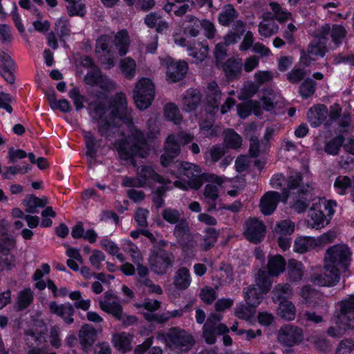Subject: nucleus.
Listing matches in <instances>:
<instances>
[{"label":"nucleus","instance_id":"9d476101","mask_svg":"<svg viewBox=\"0 0 354 354\" xmlns=\"http://www.w3.org/2000/svg\"><path fill=\"white\" fill-rule=\"evenodd\" d=\"M174 262V255L165 250L151 252L149 258L150 268L157 274H166Z\"/></svg>","mask_w":354,"mask_h":354},{"label":"nucleus","instance_id":"c9c22d12","mask_svg":"<svg viewBox=\"0 0 354 354\" xmlns=\"http://www.w3.org/2000/svg\"><path fill=\"white\" fill-rule=\"evenodd\" d=\"M112 342L113 346L121 353H126L131 350V339L129 334L119 333L113 335Z\"/></svg>","mask_w":354,"mask_h":354},{"label":"nucleus","instance_id":"3c124183","mask_svg":"<svg viewBox=\"0 0 354 354\" xmlns=\"http://www.w3.org/2000/svg\"><path fill=\"white\" fill-rule=\"evenodd\" d=\"M124 251L130 254L133 263L142 261V254L138 247L130 240H124L122 243Z\"/></svg>","mask_w":354,"mask_h":354},{"label":"nucleus","instance_id":"5701e85b","mask_svg":"<svg viewBox=\"0 0 354 354\" xmlns=\"http://www.w3.org/2000/svg\"><path fill=\"white\" fill-rule=\"evenodd\" d=\"M137 173L140 179H142L144 180L142 182L143 186L151 181L157 182L165 185L171 183V181L169 179L156 173L150 166H142L140 169L138 170Z\"/></svg>","mask_w":354,"mask_h":354},{"label":"nucleus","instance_id":"864d4df0","mask_svg":"<svg viewBox=\"0 0 354 354\" xmlns=\"http://www.w3.org/2000/svg\"><path fill=\"white\" fill-rule=\"evenodd\" d=\"M161 214L163 219L170 224L176 225L185 219L183 212L171 207L164 209Z\"/></svg>","mask_w":354,"mask_h":354},{"label":"nucleus","instance_id":"cd10ccee","mask_svg":"<svg viewBox=\"0 0 354 354\" xmlns=\"http://www.w3.org/2000/svg\"><path fill=\"white\" fill-rule=\"evenodd\" d=\"M192 277L186 267L179 268L174 276V284L179 290H186L190 286Z\"/></svg>","mask_w":354,"mask_h":354},{"label":"nucleus","instance_id":"774afa93","mask_svg":"<svg viewBox=\"0 0 354 354\" xmlns=\"http://www.w3.org/2000/svg\"><path fill=\"white\" fill-rule=\"evenodd\" d=\"M315 82L311 79L306 80L299 87V93L304 98H308L315 91Z\"/></svg>","mask_w":354,"mask_h":354},{"label":"nucleus","instance_id":"6ab92c4d","mask_svg":"<svg viewBox=\"0 0 354 354\" xmlns=\"http://www.w3.org/2000/svg\"><path fill=\"white\" fill-rule=\"evenodd\" d=\"M281 199L279 193L274 191L267 192L261 197L259 203V208L264 215H270L276 209Z\"/></svg>","mask_w":354,"mask_h":354},{"label":"nucleus","instance_id":"603ef678","mask_svg":"<svg viewBox=\"0 0 354 354\" xmlns=\"http://www.w3.org/2000/svg\"><path fill=\"white\" fill-rule=\"evenodd\" d=\"M174 236L178 242L183 241L184 239L192 236L189 223L186 219L176 225L174 230Z\"/></svg>","mask_w":354,"mask_h":354},{"label":"nucleus","instance_id":"09e8293b","mask_svg":"<svg viewBox=\"0 0 354 354\" xmlns=\"http://www.w3.org/2000/svg\"><path fill=\"white\" fill-rule=\"evenodd\" d=\"M269 5L273 13L272 17L274 21L277 20L279 22L283 23L291 18V13L283 8L277 2L272 1Z\"/></svg>","mask_w":354,"mask_h":354},{"label":"nucleus","instance_id":"2f4dec72","mask_svg":"<svg viewBox=\"0 0 354 354\" xmlns=\"http://www.w3.org/2000/svg\"><path fill=\"white\" fill-rule=\"evenodd\" d=\"M296 307L295 304L289 301H280L277 310L278 316L286 321H292L296 317Z\"/></svg>","mask_w":354,"mask_h":354},{"label":"nucleus","instance_id":"473e14b6","mask_svg":"<svg viewBox=\"0 0 354 354\" xmlns=\"http://www.w3.org/2000/svg\"><path fill=\"white\" fill-rule=\"evenodd\" d=\"M48 203L46 197L38 198L35 196H28L24 201L26 212L29 214L38 213V207H44Z\"/></svg>","mask_w":354,"mask_h":354},{"label":"nucleus","instance_id":"a19ab883","mask_svg":"<svg viewBox=\"0 0 354 354\" xmlns=\"http://www.w3.org/2000/svg\"><path fill=\"white\" fill-rule=\"evenodd\" d=\"M263 294L254 286H250L244 292V299L248 306L256 308L261 304Z\"/></svg>","mask_w":354,"mask_h":354},{"label":"nucleus","instance_id":"37998d69","mask_svg":"<svg viewBox=\"0 0 354 354\" xmlns=\"http://www.w3.org/2000/svg\"><path fill=\"white\" fill-rule=\"evenodd\" d=\"M114 44L120 56L127 54L129 46V37L125 30H121L117 33L114 39Z\"/></svg>","mask_w":354,"mask_h":354},{"label":"nucleus","instance_id":"4d7b16f0","mask_svg":"<svg viewBox=\"0 0 354 354\" xmlns=\"http://www.w3.org/2000/svg\"><path fill=\"white\" fill-rule=\"evenodd\" d=\"M145 24L151 28H156L158 32L162 31L167 28V24L156 13H150L145 18Z\"/></svg>","mask_w":354,"mask_h":354},{"label":"nucleus","instance_id":"a18cd8bd","mask_svg":"<svg viewBox=\"0 0 354 354\" xmlns=\"http://www.w3.org/2000/svg\"><path fill=\"white\" fill-rule=\"evenodd\" d=\"M342 146L346 151L354 155V136L349 138L346 142H344V138L342 135L333 138V156L337 153L336 149H337Z\"/></svg>","mask_w":354,"mask_h":354},{"label":"nucleus","instance_id":"4c0bfd02","mask_svg":"<svg viewBox=\"0 0 354 354\" xmlns=\"http://www.w3.org/2000/svg\"><path fill=\"white\" fill-rule=\"evenodd\" d=\"M339 106L338 104L333 105V122H336L340 132H348L351 126V116L348 113H344L339 117Z\"/></svg>","mask_w":354,"mask_h":354},{"label":"nucleus","instance_id":"7c9ffc66","mask_svg":"<svg viewBox=\"0 0 354 354\" xmlns=\"http://www.w3.org/2000/svg\"><path fill=\"white\" fill-rule=\"evenodd\" d=\"M243 63L241 59H229L223 65V71L229 80L237 78L241 74Z\"/></svg>","mask_w":354,"mask_h":354},{"label":"nucleus","instance_id":"0eeeda50","mask_svg":"<svg viewBox=\"0 0 354 354\" xmlns=\"http://www.w3.org/2000/svg\"><path fill=\"white\" fill-rule=\"evenodd\" d=\"M339 313L333 326V336L344 334L347 330L354 328V295L339 303Z\"/></svg>","mask_w":354,"mask_h":354},{"label":"nucleus","instance_id":"c03bdc74","mask_svg":"<svg viewBox=\"0 0 354 354\" xmlns=\"http://www.w3.org/2000/svg\"><path fill=\"white\" fill-rule=\"evenodd\" d=\"M120 68L124 76L131 80L136 76V63L133 59L130 57H124L120 61Z\"/></svg>","mask_w":354,"mask_h":354},{"label":"nucleus","instance_id":"9b49d317","mask_svg":"<svg viewBox=\"0 0 354 354\" xmlns=\"http://www.w3.org/2000/svg\"><path fill=\"white\" fill-rule=\"evenodd\" d=\"M303 339V330L298 326L284 324L277 332L278 342L285 346L291 347L299 344Z\"/></svg>","mask_w":354,"mask_h":354},{"label":"nucleus","instance_id":"f8f14e48","mask_svg":"<svg viewBox=\"0 0 354 354\" xmlns=\"http://www.w3.org/2000/svg\"><path fill=\"white\" fill-rule=\"evenodd\" d=\"M111 42V37L108 35H102L96 41L95 52L100 55V62L105 69H110L114 66Z\"/></svg>","mask_w":354,"mask_h":354},{"label":"nucleus","instance_id":"58836bf2","mask_svg":"<svg viewBox=\"0 0 354 354\" xmlns=\"http://www.w3.org/2000/svg\"><path fill=\"white\" fill-rule=\"evenodd\" d=\"M207 102L213 108H218L220 103L221 93L218 89V84L215 82H211L207 87Z\"/></svg>","mask_w":354,"mask_h":354},{"label":"nucleus","instance_id":"6e6d98bb","mask_svg":"<svg viewBox=\"0 0 354 354\" xmlns=\"http://www.w3.org/2000/svg\"><path fill=\"white\" fill-rule=\"evenodd\" d=\"M164 114L166 118L174 122L175 124H179L182 120L178 107L172 102L165 104L164 107Z\"/></svg>","mask_w":354,"mask_h":354},{"label":"nucleus","instance_id":"680f3d73","mask_svg":"<svg viewBox=\"0 0 354 354\" xmlns=\"http://www.w3.org/2000/svg\"><path fill=\"white\" fill-rule=\"evenodd\" d=\"M137 284L139 287L143 288L144 290L151 293L160 295L162 292L161 287L154 284L148 277L138 279Z\"/></svg>","mask_w":354,"mask_h":354},{"label":"nucleus","instance_id":"4468645a","mask_svg":"<svg viewBox=\"0 0 354 354\" xmlns=\"http://www.w3.org/2000/svg\"><path fill=\"white\" fill-rule=\"evenodd\" d=\"M100 308L104 312L111 314L118 320H124L125 314L118 297L110 292H106L103 299L99 301Z\"/></svg>","mask_w":354,"mask_h":354},{"label":"nucleus","instance_id":"5fc2aeb1","mask_svg":"<svg viewBox=\"0 0 354 354\" xmlns=\"http://www.w3.org/2000/svg\"><path fill=\"white\" fill-rule=\"evenodd\" d=\"M83 136L85 139L87 151L86 155L93 159L97 151V142L93 134L91 131H83Z\"/></svg>","mask_w":354,"mask_h":354},{"label":"nucleus","instance_id":"39448f33","mask_svg":"<svg viewBox=\"0 0 354 354\" xmlns=\"http://www.w3.org/2000/svg\"><path fill=\"white\" fill-rule=\"evenodd\" d=\"M330 31V26L328 24H324L316 30L315 38L308 46L307 53L303 51L301 57V63L304 66H309L317 57H324L326 52V36Z\"/></svg>","mask_w":354,"mask_h":354},{"label":"nucleus","instance_id":"1a4fd4ad","mask_svg":"<svg viewBox=\"0 0 354 354\" xmlns=\"http://www.w3.org/2000/svg\"><path fill=\"white\" fill-rule=\"evenodd\" d=\"M133 100L138 109H147L155 97V86L149 78H141L136 84L133 89Z\"/></svg>","mask_w":354,"mask_h":354},{"label":"nucleus","instance_id":"ea45409f","mask_svg":"<svg viewBox=\"0 0 354 354\" xmlns=\"http://www.w3.org/2000/svg\"><path fill=\"white\" fill-rule=\"evenodd\" d=\"M239 15L232 4L225 5L218 15V21L222 26H228Z\"/></svg>","mask_w":354,"mask_h":354},{"label":"nucleus","instance_id":"f257e3e1","mask_svg":"<svg viewBox=\"0 0 354 354\" xmlns=\"http://www.w3.org/2000/svg\"><path fill=\"white\" fill-rule=\"evenodd\" d=\"M89 109L100 136L110 140L117 135L122 137L114 142L122 159L145 158L149 154V149L143 133L132 122L131 110L127 108L124 93H118L111 102L105 96L100 97L90 103Z\"/></svg>","mask_w":354,"mask_h":354},{"label":"nucleus","instance_id":"ddd939ff","mask_svg":"<svg viewBox=\"0 0 354 354\" xmlns=\"http://www.w3.org/2000/svg\"><path fill=\"white\" fill-rule=\"evenodd\" d=\"M204 180L214 183L217 185L207 184L204 187L203 200L209 205L208 211H210L216 208L215 202L218 198V186L221 185L224 183V180L221 177L214 174H207Z\"/></svg>","mask_w":354,"mask_h":354},{"label":"nucleus","instance_id":"f3484780","mask_svg":"<svg viewBox=\"0 0 354 354\" xmlns=\"http://www.w3.org/2000/svg\"><path fill=\"white\" fill-rule=\"evenodd\" d=\"M245 225V235L250 241L256 243L263 239L266 227L262 221L255 218H251L246 221Z\"/></svg>","mask_w":354,"mask_h":354},{"label":"nucleus","instance_id":"423d86ee","mask_svg":"<svg viewBox=\"0 0 354 354\" xmlns=\"http://www.w3.org/2000/svg\"><path fill=\"white\" fill-rule=\"evenodd\" d=\"M332 214V201L319 198L308 211V226L312 228H322L328 224Z\"/></svg>","mask_w":354,"mask_h":354},{"label":"nucleus","instance_id":"de8ad7c7","mask_svg":"<svg viewBox=\"0 0 354 354\" xmlns=\"http://www.w3.org/2000/svg\"><path fill=\"white\" fill-rule=\"evenodd\" d=\"M226 153V149L223 145H215L210 147L205 153L207 161L212 163L217 162Z\"/></svg>","mask_w":354,"mask_h":354},{"label":"nucleus","instance_id":"338daca9","mask_svg":"<svg viewBox=\"0 0 354 354\" xmlns=\"http://www.w3.org/2000/svg\"><path fill=\"white\" fill-rule=\"evenodd\" d=\"M16 266L15 256L10 252L0 254V270H10Z\"/></svg>","mask_w":354,"mask_h":354},{"label":"nucleus","instance_id":"dca6fc26","mask_svg":"<svg viewBox=\"0 0 354 354\" xmlns=\"http://www.w3.org/2000/svg\"><path fill=\"white\" fill-rule=\"evenodd\" d=\"M324 274L311 277V281L316 285L329 286L332 282V247H329L324 259Z\"/></svg>","mask_w":354,"mask_h":354},{"label":"nucleus","instance_id":"c756f323","mask_svg":"<svg viewBox=\"0 0 354 354\" xmlns=\"http://www.w3.org/2000/svg\"><path fill=\"white\" fill-rule=\"evenodd\" d=\"M189 55L192 56L196 63L202 62L207 57L208 46L201 42H195L192 45L187 46Z\"/></svg>","mask_w":354,"mask_h":354},{"label":"nucleus","instance_id":"13d9d810","mask_svg":"<svg viewBox=\"0 0 354 354\" xmlns=\"http://www.w3.org/2000/svg\"><path fill=\"white\" fill-rule=\"evenodd\" d=\"M300 296L306 304L315 305L317 304L316 299L319 297V294L309 285H305L301 289Z\"/></svg>","mask_w":354,"mask_h":354},{"label":"nucleus","instance_id":"8fccbe9b","mask_svg":"<svg viewBox=\"0 0 354 354\" xmlns=\"http://www.w3.org/2000/svg\"><path fill=\"white\" fill-rule=\"evenodd\" d=\"M70 16L83 17L86 13L85 5L82 0H65Z\"/></svg>","mask_w":354,"mask_h":354},{"label":"nucleus","instance_id":"69168bd1","mask_svg":"<svg viewBox=\"0 0 354 354\" xmlns=\"http://www.w3.org/2000/svg\"><path fill=\"white\" fill-rule=\"evenodd\" d=\"M295 224L290 220L279 222L275 227V232L280 236L290 235L294 232Z\"/></svg>","mask_w":354,"mask_h":354},{"label":"nucleus","instance_id":"bf43d9fd","mask_svg":"<svg viewBox=\"0 0 354 354\" xmlns=\"http://www.w3.org/2000/svg\"><path fill=\"white\" fill-rule=\"evenodd\" d=\"M55 30L60 38L69 36L71 33V24L68 19L64 17L57 19L55 24Z\"/></svg>","mask_w":354,"mask_h":354},{"label":"nucleus","instance_id":"f704fd0d","mask_svg":"<svg viewBox=\"0 0 354 354\" xmlns=\"http://www.w3.org/2000/svg\"><path fill=\"white\" fill-rule=\"evenodd\" d=\"M95 330L88 324L83 325L79 332L80 343L85 348L91 346L95 342Z\"/></svg>","mask_w":354,"mask_h":354},{"label":"nucleus","instance_id":"6e6552de","mask_svg":"<svg viewBox=\"0 0 354 354\" xmlns=\"http://www.w3.org/2000/svg\"><path fill=\"white\" fill-rule=\"evenodd\" d=\"M352 252L346 244L333 245V286L340 280V274L348 271Z\"/></svg>","mask_w":354,"mask_h":354},{"label":"nucleus","instance_id":"f03ea898","mask_svg":"<svg viewBox=\"0 0 354 354\" xmlns=\"http://www.w3.org/2000/svg\"><path fill=\"white\" fill-rule=\"evenodd\" d=\"M176 173L172 171L177 178H183L174 182V186L183 190L189 189H198L203 185V181L207 174H203L201 168L189 162H176Z\"/></svg>","mask_w":354,"mask_h":354},{"label":"nucleus","instance_id":"e2e57ef3","mask_svg":"<svg viewBox=\"0 0 354 354\" xmlns=\"http://www.w3.org/2000/svg\"><path fill=\"white\" fill-rule=\"evenodd\" d=\"M254 308L250 306H246L243 304H239L236 306L234 314L239 319L248 320L253 316Z\"/></svg>","mask_w":354,"mask_h":354},{"label":"nucleus","instance_id":"49530a36","mask_svg":"<svg viewBox=\"0 0 354 354\" xmlns=\"http://www.w3.org/2000/svg\"><path fill=\"white\" fill-rule=\"evenodd\" d=\"M315 241L313 237H299L294 243V251L303 254L309 250L315 248Z\"/></svg>","mask_w":354,"mask_h":354},{"label":"nucleus","instance_id":"0e129e2a","mask_svg":"<svg viewBox=\"0 0 354 354\" xmlns=\"http://www.w3.org/2000/svg\"><path fill=\"white\" fill-rule=\"evenodd\" d=\"M221 285L229 284L234 281L232 267L229 264L223 263L220 267Z\"/></svg>","mask_w":354,"mask_h":354},{"label":"nucleus","instance_id":"c85d7f7f","mask_svg":"<svg viewBox=\"0 0 354 354\" xmlns=\"http://www.w3.org/2000/svg\"><path fill=\"white\" fill-rule=\"evenodd\" d=\"M223 146L225 149H238L242 145V138L234 130L227 129L223 131Z\"/></svg>","mask_w":354,"mask_h":354},{"label":"nucleus","instance_id":"e433bc0d","mask_svg":"<svg viewBox=\"0 0 354 354\" xmlns=\"http://www.w3.org/2000/svg\"><path fill=\"white\" fill-rule=\"evenodd\" d=\"M272 276L269 274V272L264 269H260L255 277V285L258 286L261 292L267 293L272 283Z\"/></svg>","mask_w":354,"mask_h":354},{"label":"nucleus","instance_id":"7ed1b4c3","mask_svg":"<svg viewBox=\"0 0 354 354\" xmlns=\"http://www.w3.org/2000/svg\"><path fill=\"white\" fill-rule=\"evenodd\" d=\"M157 339L178 354L187 353L195 344L192 334L180 327H171L167 332L158 333Z\"/></svg>","mask_w":354,"mask_h":354},{"label":"nucleus","instance_id":"393cba45","mask_svg":"<svg viewBox=\"0 0 354 354\" xmlns=\"http://www.w3.org/2000/svg\"><path fill=\"white\" fill-rule=\"evenodd\" d=\"M201 95L196 89L187 90L183 96V109L185 111L194 110L201 103Z\"/></svg>","mask_w":354,"mask_h":354},{"label":"nucleus","instance_id":"72a5a7b5","mask_svg":"<svg viewBox=\"0 0 354 354\" xmlns=\"http://www.w3.org/2000/svg\"><path fill=\"white\" fill-rule=\"evenodd\" d=\"M272 300L274 302L281 300H288L292 295L293 291L291 286L288 283H279L272 290Z\"/></svg>","mask_w":354,"mask_h":354},{"label":"nucleus","instance_id":"4be33fe9","mask_svg":"<svg viewBox=\"0 0 354 354\" xmlns=\"http://www.w3.org/2000/svg\"><path fill=\"white\" fill-rule=\"evenodd\" d=\"M328 109L324 104L311 107L307 113V119L311 127H319L328 116Z\"/></svg>","mask_w":354,"mask_h":354},{"label":"nucleus","instance_id":"aec40b11","mask_svg":"<svg viewBox=\"0 0 354 354\" xmlns=\"http://www.w3.org/2000/svg\"><path fill=\"white\" fill-rule=\"evenodd\" d=\"M49 308L52 313L60 317L66 324H71L74 322L73 317L75 313V309L70 303L58 304L55 301H52L49 304Z\"/></svg>","mask_w":354,"mask_h":354},{"label":"nucleus","instance_id":"052dcab7","mask_svg":"<svg viewBox=\"0 0 354 354\" xmlns=\"http://www.w3.org/2000/svg\"><path fill=\"white\" fill-rule=\"evenodd\" d=\"M205 235L203 239L201 247L205 251L212 248L217 241L218 233L214 228H207L205 231Z\"/></svg>","mask_w":354,"mask_h":354},{"label":"nucleus","instance_id":"a878e982","mask_svg":"<svg viewBox=\"0 0 354 354\" xmlns=\"http://www.w3.org/2000/svg\"><path fill=\"white\" fill-rule=\"evenodd\" d=\"M286 262L280 254L270 255L268 259L267 269L269 274L278 277L283 272Z\"/></svg>","mask_w":354,"mask_h":354},{"label":"nucleus","instance_id":"412c9836","mask_svg":"<svg viewBox=\"0 0 354 354\" xmlns=\"http://www.w3.org/2000/svg\"><path fill=\"white\" fill-rule=\"evenodd\" d=\"M279 26L272 17V13L266 12L262 16V21L259 24L258 32L261 36L270 37L279 31Z\"/></svg>","mask_w":354,"mask_h":354},{"label":"nucleus","instance_id":"2eb2a0df","mask_svg":"<svg viewBox=\"0 0 354 354\" xmlns=\"http://www.w3.org/2000/svg\"><path fill=\"white\" fill-rule=\"evenodd\" d=\"M167 68V80L169 82H176L181 80L187 72L188 66L183 61H174L171 58L165 60Z\"/></svg>","mask_w":354,"mask_h":354},{"label":"nucleus","instance_id":"a211bd4d","mask_svg":"<svg viewBox=\"0 0 354 354\" xmlns=\"http://www.w3.org/2000/svg\"><path fill=\"white\" fill-rule=\"evenodd\" d=\"M180 144L175 135H169L165 143V153L161 156V164L168 166L172 160L180 153Z\"/></svg>","mask_w":354,"mask_h":354},{"label":"nucleus","instance_id":"b1692460","mask_svg":"<svg viewBox=\"0 0 354 354\" xmlns=\"http://www.w3.org/2000/svg\"><path fill=\"white\" fill-rule=\"evenodd\" d=\"M203 329V337L209 344H213L216 342V335L228 333L229 332L228 327L224 324H218L216 326L205 324Z\"/></svg>","mask_w":354,"mask_h":354},{"label":"nucleus","instance_id":"79ce46f5","mask_svg":"<svg viewBox=\"0 0 354 354\" xmlns=\"http://www.w3.org/2000/svg\"><path fill=\"white\" fill-rule=\"evenodd\" d=\"M33 301V292L30 288H25L18 293L15 306L17 310H23Z\"/></svg>","mask_w":354,"mask_h":354},{"label":"nucleus","instance_id":"bb28decb","mask_svg":"<svg viewBox=\"0 0 354 354\" xmlns=\"http://www.w3.org/2000/svg\"><path fill=\"white\" fill-rule=\"evenodd\" d=\"M304 266L301 261L291 259L288 262L287 278L292 282L300 281L304 276Z\"/></svg>","mask_w":354,"mask_h":354},{"label":"nucleus","instance_id":"20e7f679","mask_svg":"<svg viewBox=\"0 0 354 354\" xmlns=\"http://www.w3.org/2000/svg\"><path fill=\"white\" fill-rule=\"evenodd\" d=\"M312 187L307 184H301V174L296 173L291 175L288 180L287 188L284 189L283 196L287 198L291 195L295 196L292 208L298 213L304 212L309 205Z\"/></svg>","mask_w":354,"mask_h":354}]
</instances>
